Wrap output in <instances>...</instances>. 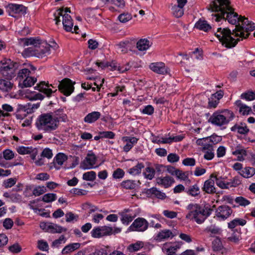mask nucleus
Listing matches in <instances>:
<instances>
[{
	"mask_svg": "<svg viewBox=\"0 0 255 255\" xmlns=\"http://www.w3.org/2000/svg\"><path fill=\"white\" fill-rule=\"evenodd\" d=\"M149 68L153 72L160 75H167L170 73L169 68L162 62L151 63Z\"/></svg>",
	"mask_w": 255,
	"mask_h": 255,
	"instance_id": "10",
	"label": "nucleus"
},
{
	"mask_svg": "<svg viewBox=\"0 0 255 255\" xmlns=\"http://www.w3.org/2000/svg\"><path fill=\"white\" fill-rule=\"evenodd\" d=\"M96 177V172L93 171L87 172L83 175V179L86 181H94Z\"/></svg>",
	"mask_w": 255,
	"mask_h": 255,
	"instance_id": "48",
	"label": "nucleus"
},
{
	"mask_svg": "<svg viewBox=\"0 0 255 255\" xmlns=\"http://www.w3.org/2000/svg\"><path fill=\"white\" fill-rule=\"evenodd\" d=\"M39 92L44 94L47 97H50L52 93L56 92L57 89L52 84L45 81L40 82L35 87Z\"/></svg>",
	"mask_w": 255,
	"mask_h": 255,
	"instance_id": "11",
	"label": "nucleus"
},
{
	"mask_svg": "<svg viewBox=\"0 0 255 255\" xmlns=\"http://www.w3.org/2000/svg\"><path fill=\"white\" fill-rule=\"evenodd\" d=\"M113 232V229L112 227L102 226L93 229L91 231V234L93 237L99 238L104 236H110Z\"/></svg>",
	"mask_w": 255,
	"mask_h": 255,
	"instance_id": "13",
	"label": "nucleus"
},
{
	"mask_svg": "<svg viewBox=\"0 0 255 255\" xmlns=\"http://www.w3.org/2000/svg\"><path fill=\"white\" fill-rule=\"evenodd\" d=\"M131 15L128 13H122L118 16L119 20L123 23L127 22L131 19Z\"/></svg>",
	"mask_w": 255,
	"mask_h": 255,
	"instance_id": "52",
	"label": "nucleus"
},
{
	"mask_svg": "<svg viewBox=\"0 0 255 255\" xmlns=\"http://www.w3.org/2000/svg\"><path fill=\"white\" fill-rule=\"evenodd\" d=\"M143 174L145 178L151 180L154 177L155 169L151 167H147L145 168V171L143 172Z\"/></svg>",
	"mask_w": 255,
	"mask_h": 255,
	"instance_id": "42",
	"label": "nucleus"
},
{
	"mask_svg": "<svg viewBox=\"0 0 255 255\" xmlns=\"http://www.w3.org/2000/svg\"><path fill=\"white\" fill-rule=\"evenodd\" d=\"M24 97L29 100H43L44 96L40 93H36L35 92H30L29 90H26L25 93Z\"/></svg>",
	"mask_w": 255,
	"mask_h": 255,
	"instance_id": "30",
	"label": "nucleus"
},
{
	"mask_svg": "<svg viewBox=\"0 0 255 255\" xmlns=\"http://www.w3.org/2000/svg\"><path fill=\"white\" fill-rule=\"evenodd\" d=\"M13 225V222L10 218H6L3 222V226L7 230L11 229Z\"/></svg>",
	"mask_w": 255,
	"mask_h": 255,
	"instance_id": "64",
	"label": "nucleus"
},
{
	"mask_svg": "<svg viewBox=\"0 0 255 255\" xmlns=\"http://www.w3.org/2000/svg\"><path fill=\"white\" fill-rule=\"evenodd\" d=\"M97 157L92 151H89L85 159L81 162L80 167L83 169H90L95 167Z\"/></svg>",
	"mask_w": 255,
	"mask_h": 255,
	"instance_id": "12",
	"label": "nucleus"
},
{
	"mask_svg": "<svg viewBox=\"0 0 255 255\" xmlns=\"http://www.w3.org/2000/svg\"><path fill=\"white\" fill-rule=\"evenodd\" d=\"M195 163V159L193 158H186L182 161V164L185 166H193Z\"/></svg>",
	"mask_w": 255,
	"mask_h": 255,
	"instance_id": "63",
	"label": "nucleus"
},
{
	"mask_svg": "<svg viewBox=\"0 0 255 255\" xmlns=\"http://www.w3.org/2000/svg\"><path fill=\"white\" fill-rule=\"evenodd\" d=\"M17 66L16 63H13L10 59H4L0 62V72L6 78H12L14 76Z\"/></svg>",
	"mask_w": 255,
	"mask_h": 255,
	"instance_id": "7",
	"label": "nucleus"
},
{
	"mask_svg": "<svg viewBox=\"0 0 255 255\" xmlns=\"http://www.w3.org/2000/svg\"><path fill=\"white\" fill-rule=\"evenodd\" d=\"M234 117L235 115L233 112L229 110H225L214 113L210 117L209 122L216 126L222 127L228 124Z\"/></svg>",
	"mask_w": 255,
	"mask_h": 255,
	"instance_id": "5",
	"label": "nucleus"
},
{
	"mask_svg": "<svg viewBox=\"0 0 255 255\" xmlns=\"http://www.w3.org/2000/svg\"><path fill=\"white\" fill-rule=\"evenodd\" d=\"M239 173L244 178H250L255 174V169L253 167H247L240 171Z\"/></svg>",
	"mask_w": 255,
	"mask_h": 255,
	"instance_id": "34",
	"label": "nucleus"
},
{
	"mask_svg": "<svg viewBox=\"0 0 255 255\" xmlns=\"http://www.w3.org/2000/svg\"><path fill=\"white\" fill-rule=\"evenodd\" d=\"M102 138L113 139L115 138V134L111 131H100L99 133Z\"/></svg>",
	"mask_w": 255,
	"mask_h": 255,
	"instance_id": "54",
	"label": "nucleus"
},
{
	"mask_svg": "<svg viewBox=\"0 0 255 255\" xmlns=\"http://www.w3.org/2000/svg\"><path fill=\"white\" fill-rule=\"evenodd\" d=\"M128 41L121 42L119 43L116 45L118 52L122 53H126L128 51V48L127 45L128 44Z\"/></svg>",
	"mask_w": 255,
	"mask_h": 255,
	"instance_id": "46",
	"label": "nucleus"
},
{
	"mask_svg": "<svg viewBox=\"0 0 255 255\" xmlns=\"http://www.w3.org/2000/svg\"><path fill=\"white\" fill-rule=\"evenodd\" d=\"M133 220V217L129 215L123 214L122 215L121 221L124 224L128 225Z\"/></svg>",
	"mask_w": 255,
	"mask_h": 255,
	"instance_id": "60",
	"label": "nucleus"
},
{
	"mask_svg": "<svg viewBox=\"0 0 255 255\" xmlns=\"http://www.w3.org/2000/svg\"><path fill=\"white\" fill-rule=\"evenodd\" d=\"M44 225L47 231L51 233H61L66 231V229L55 224L48 223Z\"/></svg>",
	"mask_w": 255,
	"mask_h": 255,
	"instance_id": "20",
	"label": "nucleus"
},
{
	"mask_svg": "<svg viewBox=\"0 0 255 255\" xmlns=\"http://www.w3.org/2000/svg\"><path fill=\"white\" fill-rule=\"evenodd\" d=\"M215 180L214 178H211L206 180L204 184L202 189L204 191L208 194H214L216 193V188L214 186Z\"/></svg>",
	"mask_w": 255,
	"mask_h": 255,
	"instance_id": "18",
	"label": "nucleus"
},
{
	"mask_svg": "<svg viewBox=\"0 0 255 255\" xmlns=\"http://www.w3.org/2000/svg\"><path fill=\"white\" fill-rule=\"evenodd\" d=\"M144 167L142 163H138L135 166L128 169V173L132 175H136L140 174L141 169Z\"/></svg>",
	"mask_w": 255,
	"mask_h": 255,
	"instance_id": "38",
	"label": "nucleus"
},
{
	"mask_svg": "<svg viewBox=\"0 0 255 255\" xmlns=\"http://www.w3.org/2000/svg\"><path fill=\"white\" fill-rule=\"evenodd\" d=\"M171 9L173 14L176 17L182 16L184 13L183 8L176 5L173 6Z\"/></svg>",
	"mask_w": 255,
	"mask_h": 255,
	"instance_id": "43",
	"label": "nucleus"
},
{
	"mask_svg": "<svg viewBox=\"0 0 255 255\" xmlns=\"http://www.w3.org/2000/svg\"><path fill=\"white\" fill-rule=\"evenodd\" d=\"M176 176L178 179L182 180H186L188 179V172H183L178 169Z\"/></svg>",
	"mask_w": 255,
	"mask_h": 255,
	"instance_id": "59",
	"label": "nucleus"
},
{
	"mask_svg": "<svg viewBox=\"0 0 255 255\" xmlns=\"http://www.w3.org/2000/svg\"><path fill=\"white\" fill-rule=\"evenodd\" d=\"M58 87L59 91L66 96L70 95L74 90V83L67 78L62 80Z\"/></svg>",
	"mask_w": 255,
	"mask_h": 255,
	"instance_id": "9",
	"label": "nucleus"
},
{
	"mask_svg": "<svg viewBox=\"0 0 255 255\" xmlns=\"http://www.w3.org/2000/svg\"><path fill=\"white\" fill-rule=\"evenodd\" d=\"M238 105L240 106V112L242 113L243 115H248L249 112L251 111V108L245 105L241 104V101L237 102Z\"/></svg>",
	"mask_w": 255,
	"mask_h": 255,
	"instance_id": "51",
	"label": "nucleus"
},
{
	"mask_svg": "<svg viewBox=\"0 0 255 255\" xmlns=\"http://www.w3.org/2000/svg\"><path fill=\"white\" fill-rule=\"evenodd\" d=\"M175 236L170 230H163L159 232L155 237V239L157 242H162L168 239L173 238Z\"/></svg>",
	"mask_w": 255,
	"mask_h": 255,
	"instance_id": "17",
	"label": "nucleus"
},
{
	"mask_svg": "<svg viewBox=\"0 0 255 255\" xmlns=\"http://www.w3.org/2000/svg\"><path fill=\"white\" fill-rule=\"evenodd\" d=\"M80 247V244L78 243H72L65 246L62 251L63 254H67L72 252Z\"/></svg>",
	"mask_w": 255,
	"mask_h": 255,
	"instance_id": "36",
	"label": "nucleus"
},
{
	"mask_svg": "<svg viewBox=\"0 0 255 255\" xmlns=\"http://www.w3.org/2000/svg\"><path fill=\"white\" fill-rule=\"evenodd\" d=\"M196 142L198 145L202 146L201 150L202 151H205L206 150L211 149V148L213 147V146L209 141L207 137L198 139Z\"/></svg>",
	"mask_w": 255,
	"mask_h": 255,
	"instance_id": "24",
	"label": "nucleus"
},
{
	"mask_svg": "<svg viewBox=\"0 0 255 255\" xmlns=\"http://www.w3.org/2000/svg\"><path fill=\"white\" fill-rule=\"evenodd\" d=\"M36 127L38 130L51 132L57 129V126L50 114H43L37 118Z\"/></svg>",
	"mask_w": 255,
	"mask_h": 255,
	"instance_id": "6",
	"label": "nucleus"
},
{
	"mask_svg": "<svg viewBox=\"0 0 255 255\" xmlns=\"http://www.w3.org/2000/svg\"><path fill=\"white\" fill-rule=\"evenodd\" d=\"M188 213L186 215V219L194 220L197 224L203 223L209 217L212 210L210 208L203 206L197 203H190L186 207Z\"/></svg>",
	"mask_w": 255,
	"mask_h": 255,
	"instance_id": "3",
	"label": "nucleus"
},
{
	"mask_svg": "<svg viewBox=\"0 0 255 255\" xmlns=\"http://www.w3.org/2000/svg\"><path fill=\"white\" fill-rule=\"evenodd\" d=\"M57 195L54 193H47L43 195L42 201L46 203L52 202L56 200Z\"/></svg>",
	"mask_w": 255,
	"mask_h": 255,
	"instance_id": "45",
	"label": "nucleus"
},
{
	"mask_svg": "<svg viewBox=\"0 0 255 255\" xmlns=\"http://www.w3.org/2000/svg\"><path fill=\"white\" fill-rule=\"evenodd\" d=\"M31 147L19 146L17 148V151L20 154H26L31 153Z\"/></svg>",
	"mask_w": 255,
	"mask_h": 255,
	"instance_id": "56",
	"label": "nucleus"
},
{
	"mask_svg": "<svg viewBox=\"0 0 255 255\" xmlns=\"http://www.w3.org/2000/svg\"><path fill=\"white\" fill-rule=\"evenodd\" d=\"M241 97L248 101H252L255 99V93L252 91H250L242 94Z\"/></svg>",
	"mask_w": 255,
	"mask_h": 255,
	"instance_id": "58",
	"label": "nucleus"
},
{
	"mask_svg": "<svg viewBox=\"0 0 255 255\" xmlns=\"http://www.w3.org/2000/svg\"><path fill=\"white\" fill-rule=\"evenodd\" d=\"M195 27L205 32H207L211 29V26L208 23L207 21L201 19L196 23Z\"/></svg>",
	"mask_w": 255,
	"mask_h": 255,
	"instance_id": "32",
	"label": "nucleus"
},
{
	"mask_svg": "<svg viewBox=\"0 0 255 255\" xmlns=\"http://www.w3.org/2000/svg\"><path fill=\"white\" fill-rule=\"evenodd\" d=\"M68 12L70 13L71 10L70 8L65 7V8H61L56 10V11L54 13V20L56 21V24L58 25L59 23L61 21L60 17L63 16L64 14H66Z\"/></svg>",
	"mask_w": 255,
	"mask_h": 255,
	"instance_id": "27",
	"label": "nucleus"
},
{
	"mask_svg": "<svg viewBox=\"0 0 255 255\" xmlns=\"http://www.w3.org/2000/svg\"><path fill=\"white\" fill-rule=\"evenodd\" d=\"M143 246V244L142 242H137L135 244L130 245L128 247V250L130 252H135L139 250Z\"/></svg>",
	"mask_w": 255,
	"mask_h": 255,
	"instance_id": "49",
	"label": "nucleus"
},
{
	"mask_svg": "<svg viewBox=\"0 0 255 255\" xmlns=\"http://www.w3.org/2000/svg\"><path fill=\"white\" fill-rule=\"evenodd\" d=\"M212 248L214 251H220L222 250L223 246L221 240L216 238L212 242Z\"/></svg>",
	"mask_w": 255,
	"mask_h": 255,
	"instance_id": "44",
	"label": "nucleus"
},
{
	"mask_svg": "<svg viewBox=\"0 0 255 255\" xmlns=\"http://www.w3.org/2000/svg\"><path fill=\"white\" fill-rule=\"evenodd\" d=\"M148 225V222L145 219L139 217L134 221L130 228L132 231L144 232L147 229Z\"/></svg>",
	"mask_w": 255,
	"mask_h": 255,
	"instance_id": "14",
	"label": "nucleus"
},
{
	"mask_svg": "<svg viewBox=\"0 0 255 255\" xmlns=\"http://www.w3.org/2000/svg\"><path fill=\"white\" fill-rule=\"evenodd\" d=\"M179 156L176 153H170L167 156V160L170 163L178 162L179 160Z\"/></svg>",
	"mask_w": 255,
	"mask_h": 255,
	"instance_id": "62",
	"label": "nucleus"
},
{
	"mask_svg": "<svg viewBox=\"0 0 255 255\" xmlns=\"http://www.w3.org/2000/svg\"><path fill=\"white\" fill-rule=\"evenodd\" d=\"M52 117L54 121L57 124V127L60 121L65 122L67 119L66 114L64 113L62 109H59L55 111Z\"/></svg>",
	"mask_w": 255,
	"mask_h": 255,
	"instance_id": "23",
	"label": "nucleus"
},
{
	"mask_svg": "<svg viewBox=\"0 0 255 255\" xmlns=\"http://www.w3.org/2000/svg\"><path fill=\"white\" fill-rule=\"evenodd\" d=\"M241 25L239 23L236 25V28L231 32L228 28H218L215 35L225 47L231 48L235 47L240 38H247L250 35V32L255 29V23L250 21L244 17L241 20Z\"/></svg>",
	"mask_w": 255,
	"mask_h": 255,
	"instance_id": "1",
	"label": "nucleus"
},
{
	"mask_svg": "<svg viewBox=\"0 0 255 255\" xmlns=\"http://www.w3.org/2000/svg\"><path fill=\"white\" fill-rule=\"evenodd\" d=\"M204 231L210 234L211 237H213L215 235H219L221 233V229L215 225H211L207 227Z\"/></svg>",
	"mask_w": 255,
	"mask_h": 255,
	"instance_id": "35",
	"label": "nucleus"
},
{
	"mask_svg": "<svg viewBox=\"0 0 255 255\" xmlns=\"http://www.w3.org/2000/svg\"><path fill=\"white\" fill-rule=\"evenodd\" d=\"M152 42L146 38H141L136 43V48L140 51H146L151 47Z\"/></svg>",
	"mask_w": 255,
	"mask_h": 255,
	"instance_id": "21",
	"label": "nucleus"
},
{
	"mask_svg": "<svg viewBox=\"0 0 255 255\" xmlns=\"http://www.w3.org/2000/svg\"><path fill=\"white\" fill-rule=\"evenodd\" d=\"M211 178H214L217 185L221 188L227 189L229 188L230 183H229V182L225 183L224 181H223L222 177H218L217 175L212 174Z\"/></svg>",
	"mask_w": 255,
	"mask_h": 255,
	"instance_id": "37",
	"label": "nucleus"
},
{
	"mask_svg": "<svg viewBox=\"0 0 255 255\" xmlns=\"http://www.w3.org/2000/svg\"><path fill=\"white\" fill-rule=\"evenodd\" d=\"M163 214L167 218L169 219H173L177 217V213L176 212L169 211V210H164L163 211Z\"/></svg>",
	"mask_w": 255,
	"mask_h": 255,
	"instance_id": "61",
	"label": "nucleus"
},
{
	"mask_svg": "<svg viewBox=\"0 0 255 255\" xmlns=\"http://www.w3.org/2000/svg\"><path fill=\"white\" fill-rule=\"evenodd\" d=\"M235 201L236 203L238 204L239 205L242 206H246L250 204V202L249 200L245 198L242 196L237 197L235 199Z\"/></svg>",
	"mask_w": 255,
	"mask_h": 255,
	"instance_id": "50",
	"label": "nucleus"
},
{
	"mask_svg": "<svg viewBox=\"0 0 255 255\" xmlns=\"http://www.w3.org/2000/svg\"><path fill=\"white\" fill-rule=\"evenodd\" d=\"M13 86V83L8 79H0V90L3 92L8 93L11 91Z\"/></svg>",
	"mask_w": 255,
	"mask_h": 255,
	"instance_id": "22",
	"label": "nucleus"
},
{
	"mask_svg": "<svg viewBox=\"0 0 255 255\" xmlns=\"http://www.w3.org/2000/svg\"><path fill=\"white\" fill-rule=\"evenodd\" d=\"M246 221L242 219H235L228 223V227L233 229L238 225L244 226L246 224Z\"/></svg>",
	"mask_w": 255,
	"mask_h": 255,
	"instance_id": "39",
	"label": "nucleus"
},
{
	"mask_svg": "<svg viewBox=\"0 0 255 255\" xmlns=\"http://www.w3.org/2000/svg\"><path fill=\"white\" fill-rule=\"evenodd\" d=\"M149 193L154 195L157 198L163 199L166 197V195L164 193L161 192L158 190L156 188H151L148 190Z\"/></svg>",
	"mask_w": 255,
	"mask_h": 255,
	"instance_id": "41",
	"label": "nucleus"
},
{
	"mask_svg": "<svg viewBox=\"0 0 255 255\" xmlns=\"http://www.w3.org/2000/svg\"><path fill=\"white\" fill-rule=\"evenodd\" d=\"M8 14L14 17H19L26 13L27 7L22 4L9 3L6 7Z\"/></svg>",
	"mask_w": 255,
	"mask_h": 255,
	"instance_id": "8",
	"label": "nucleus"
},
{
	"mask_svg": "<svg viewBox=\"0 0 255 255\" xmlns=\"http://www.w3.org/2000/svg\"><path fill=\"white\" fill-rule=\"evenodd\" d=\"M232 154L236 155L239 161H243L247 155L246 150L240 146H237L232 152Z\"/></svg>",
	"mask_w": 255,
	"mask_h": 255,
	"instance_id": "31",
	"label": "nucleus"
},
{
	"mask_svg": "<svg viewBox=\"0 0 255 255\" xmlns=\"http://www.w3.org/2000/svg\"><path fill=\"white\" fill-rule=\"evenodd\" d=\"M100 117L101 113L100 112L94 111L86 115L84 121L86 123L92 124L97 121Z\"/></svg>",
	"mask_w": 255,
	"mask_h": 255,
	"instance_id": "25",
	"label": "nucleus"
},
{
	"mask_svg": "<svg viewBox=\"0 0 255 255\" xmlns=\"http://www.w3.org/2000/svg\"><path fill=\"white\" fill-rule=\"evenodd\" d=\"M232 131H237L240 134H245L249 131V129L247 128L246 124L241 123L236 124L231 128Z\"/></svg>",
	"mask_w": 255,
	"mask_h": 255,
	"instance_id": "26",
	"label": "nucleus"
},
{
	"mask_svg": "<svg viewBox=\"0 0 255 255\" xmlns=\"http://www.w3.org/2000/svg\"><path fill=\"white\" fill-rule=\"evenodd\" d=\"M24 97L29 100H43L44 96L40 93H36L35 92H30L29 90H26L25 93Z\"/></svg>",
	"mask_w": 255,
	"mask_h": 255,
	"instance_id": "29",
	"label": "nucleus"
},
{
	"mask_svg": "<svg viewBox=\"0 0 255 255\" xmlns=\"http://www.w3.org/2000/svg\"><path fill=\"white\" fill-rule=\"evenodd\" d=\"M67 160V156L66 155L63 153H59L54 158L53 161L51 163L53 165L51 166V168L53 167L56 169L58 170Z\"/></svg>",
	"mask_w": 255,
	"mask_h": 255,
	"instance_id": "16",
	"label": "nucleus"
},
{
	"mask_svg": "<svg viewBox=\"0 0 255 255\" xmlns=\"http://www.w3.org/2000/svg\"><path fill=\"white\" fill-rule=\"evenodd\" d=\"M46 191V190L44 186H38L33 189L32 193L35 196H38L43 194Z\"/></svg>",
	"mask_w": 255,
	"mask_h": 255,
	"instance_id": "57",
	"label": "nucleus"
},
{
	"mask_svg": "<svg viewBox=\"0 0 255 255\" xmlns=\"http://www.w3.org/2000/svg\"><path fill=\"white\" fill-rule=\"evenodd\" d=\"M233 212L232 209L227 205H222L218 207L216 215L220 220H224L231 216Z\"/></svg>",
	"mask_w": 255,
	"mask_h": 255,
	"instance_id": "15",
	"label": "nucleus"
},
{
	"mask_svg": "<svg viewBox=\"0 0 255 255\" xmlns=\"http://www.w3.org/2000/svg\"><path fill=\"white\" fill-rule=\"evenodd\" d=\"M186 192L189 195L193 197H197L200 194V188L197 184L190 186L186 190Z\"/></svg>",
	"mask_w": 255,
	"mask_h": 255,
	"instance_id": "33",
	"label": "nucleus"
},
{
	"mask_svg": "<svg viewBox=\"0 0 255 255\" xmlns=\"http://www.w3.org/2000/svg\"><path fill=\"white\" fill-rule=\"evenodd\" d=\"M136 185L135 181L131 180H127L121 183L122 187L126 189H133L135 188Z\"/></svg>",
	"mask_w": 255,
	"mask_h": 255,
	"instance_id": "40",
	"label": "nucleus"
},
{
	"mask_svg": "<svg viewBox=\"0 0 255 255\" xmlns=\"http://www.w3.org/2000/svg\"><path fill=\"white\" fill-rule=\"evenodd\" d=\"M30 73V71L28 69H26V68L22 69L19 70V71L18 72L17 77L20 80H22L24 78H25L26 77L28 76Z\"/></svg>",
	"mask_w": 255,
	"mask_h": 255,
	"instance_id": "53",
	"label": "nucleus"
},
{
	"mask_svg": "<svg viewBox=\"0 0 255 255\" xmlns=\"http://www.w3.org/2000/svg\"><path fill=\"white\" fill-rule=\"evenodd\" d=\"M36 80V78L28 76L23 80V86L25 87H31L34 85Z\"/></svg>",
	"mask_w": 255,
	"mask_h": 255,
	"instance_id": "47",
	"label": "nucleus"
},
{
	"mask_svg": "<svg viewBox=\"0 0 255 255\" xmlns=\"http://www.w3.org/2000/svg\"><path fill=\"white\" fill-rule=\"evenodd\" d=\"M173 182V179L169 176L158 177L156 179V183L158 185L164 186L165 188H167L171 186Z\"/></svg>",
	"mask_w": 255,
	"mask_h": 255,
	"instance_id": "28",
	"label": "nucleus"
},
{
	"mask_svg": "<svg viewBox=\"0 0 255 255\" xmlns=\"http://www.w3.org/2000/svg\"><path fill=\"white\" fill-rule=\"evenodd\" d=\"M206 137L208 138L209 141L211 143L212 146L214 144L219 143L222 140L221 137L217 135H212Z\"/></svg>",
	"mask_w": 255,
	"mask_h": 255,
	"instance_id": "55",
	"label": "nucleus"
},
{
	"mask_svg": "<svg viewBox=\"0 0 255 255\" xmlns=\"http://www.w3.org/2000/svg\"><path fill=\"white\" fill-rule=\"evenodd\" d=\"M210 9L213 12H217L212 14V19L216 21H220L221 19L227 20L232 24L241 23L243 16H239L238 13L235 12L230 5L229 0H214L210 4Z\"/></svg>",
	"mask_w": 255,
	"mask_h": 255,
	"instance_id": "2",
	"label": "nucleus"
},
{
	"mask_svg": "<svg viewBox=\"0 0 255 255\" xmlns=\"http://www.w3.org/2000/svg\"><path fill=\"white\" fill-rule=\"evenodd\" d=\"M24 40V45L33 46L36 49L34 50L35 54L39 58H42L50 54L51 47H55L57 44L55 42H52V45L48 44L45 41L40 42L37 38H25Z\"/></svg>",
	"mask_w": 255,
	"mask_h": 255,
	"instance_id": "4",
	"label": "nucleus"
},
{
	"mask_svg": "<svg viewBox=\"0 0 255 255\" xmlns=\"http://www.w3.org/2000/svg\"><path fill=\"white\" fill-rule=\"evenodd\" d=\"M61 17L64 29L67 31H72L73 22L71 16L68 13H66Z\"/></svg>",
	"mask_w": 255,
	"mask_h": 255,
	"instance_id": "19",
	"label": "nucleus"
}]
</instances>
